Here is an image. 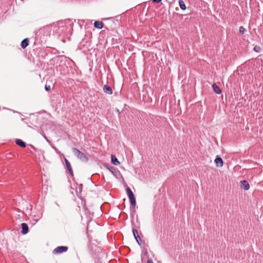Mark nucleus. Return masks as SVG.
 Instances as JSON below:
<instances>
[{
    "instance_id": "obj_1",
    "label": "nucleus",
    "mask_w": 263,
    "mask_h": 263,
    "mask_svg": "<svg viewBox=\"0 0 263 263\" xmlns=\"http://www.w3.org/2000/svg\"><path fill=\"white\" fill-rule=\"evenodd\" d=\"M72 152L81 161L87 162L88 161L87 157L82 152L79 151L78 148L73 147L72 148Z\"/></svg>"
},
{
    "instance_id": "obj_2",
    "label": "nucleus",
    "mask_w": 263,
    "mask_h": 263,
    "mask_svg": "<svg viewBox=\"0 0 263 263\" xmlns=\"http://www.w3.org/2000/svg\"><path fill=\"white\" fill-rule=\"evenodd\" d=\"M126 192L133 208H135L136 201L135 196L129 187L126 189Z\"/></svg>"
},
{
    "instance_id": "obj_3",
    "label": "nucleus",
    "mask_w": 263,
    "mask_h": 263,
    "mask_svg": "<svg viewBox=\"0 0 263 263\" xmlns=\"http://www.w3.org/2000/svg\"><path fill=\"white\" fill-rule=\"evenodd\" d=\"M68 249V247L66 246H59L53 250L52 253L54 254H59L67 252Z\"/></svg>"
},
{
    "instance_id": "obj_4",
    "label": "nucleus",
    "mask_w": 263,
    "mask_h": 263,
    "mask_svg": "<svg viewBox=\"0 0 263 263\" xmlns=\"http://www.w3.org/2000/svg\"><path fill=\"white\" fill-rule=\"evenodd\" d=\"M64 161L65 162L67 170L68 171L69 174L70 175V176L71 177H73V171H72L70 163L69 162V161L66 158L64 159Z\"/></svg>"
},
{
    "instance_id": "obj_5",
    "label": "nucleus",
    "mask_w": 263,
    "mask_h": 263,
    "mask_svg": "<svg viewBox=\"0 0 263 263\" xmlns=\"http://www.w3.org/2000/svg\"><path fill=\"white\" fill-rule=\"evenodd\" d=\"M214 161L217 166L222 167L223 165V161L219 156H216Z\"/></svg>"
},
{
    "instance_id": "obj_6",
    "label": "nucleus",
    "mask_w": 263,
    "mask_h": 263,
    "mask_svg": "<svg viewBox=\"0 0 263 263\" xmlns=\"http://www.w3.org/2000/svg\"><path fill=\"white\" fill-rule=\"evenodd\" d=\"M241 187L245 191H247L250 188V185L246 180H242L240 181Z\"/></svg>"
},
{
    "instance_id": "obj_7",
    "label": "nucleus",
    "mask_w": 263,
    "mask_h": 263,
    "mask_svg": "<svg viewBox=\"0 0 263 263\" xmlns=\"http://www.w3.org/2000/svg\"><path fill=\"white\" fill-rule=\"evenodd\" d=\"M103 90L105 93L108 95H112L113 92L111 88L107 85H105L103 86Z\"/></svg>"
},
{
    "instance_id": "obj_8",
    "label": "nucleus",
    "mask_w": 263,
    "mask_h": 263,
    "mask_svg": "<svg viewBox=\"0 0 263 263\" xmlns=\"http://www.w3.org/2000/svg\"><path fill=\"white\" fill-rule=\"evenodd\" d=\"M22 231L21 233L23 235H25L28 232V226L26 223L21 224Z\"/></svg>"
},
{
    "instance_id": "obj_9",
    "label": "nucleus",
    "mask_w": 263,
    "mask_h": 263,
    "mask_svg": "<svg viewBox=\"0 0 263 263\" xmlns=\"http://www.w3.org/2000/svg\"><path fill=\"white\" fill-rule=\"evenodd\" d=\"M29 43V41L28 38H26V39H24L22 41L21 44V47L23 49L26 48L28 46Z\"/></svg>"
},
{
    "instance_id": "obj_10",
    "label": "nucleus",
    "mask_w": 263,
    "mask_h": 263,
    "mask_svg": "<svg viewBox=\"0 0 263 263\" xmlns=\"http://www.w3.org/2000/svg\"><path fill=\"white\" fill-rule=\"evenodd\" d=\"M93 25L94 27L98 29H101L103 28V24L100 21H95Z\"/></svg>"
},
{
    "instance_id": "obj_11",
    "label": "nucleus",
    "mask_w": 263,
    "mask_h": 263,
    "mask_svg": "<svg viewBox=\"0 0 263 263\" xmlns=\"http://www.w3.org/2000/svg\"><path fill=\"white\" fill-rule=\"evenodd\" d=\"M212 87L214 92L217 94H220L221 92V90L219 87L216 85V83H214L212 85Z\"/></svg>"
},
{
    "instance_id": "obj_12",
    "label": "nucleus",
    "mask_w": 263,
    "mask_h": 263,
    "mask_svg": "<svg viewBox=\"0 0 263 263\" xmlns=\"http://www.w3.org/2000/svg\"><path fill=\"white\" fill-rule=\"evenodd\" d=\"M111 162L113 164L115 165H118L120 164V162L118 161L116 157L114 155H111Z\"/></svg>"
},
{
    "instance_id": "obj_13",
    "label": "nucleus",
    "mask_w": 263,
    "mask_h": 263,
    "mask_svg": "<svg viewBox=\"0 0 263 263\" xmlns=\"http://www.w3.org/2000/svg\"><path fill=\"white\" fill-rule=\"evenodd\" d=\"M15 143L17 145H18L22 147H23V148L25 147L26 146V143L24 141H23L22 140L19 139H17L15 140Z\"/></svg>"
},
{
    "instance_id": "obj_14",
    "label": "nucleus",
    "mask_w": 263,
    "mask_h": 263,
    "mask_svg": "<svg viewBox=\"0 0 263 263\" xmlns=\"http://www.w3.org/2000/svg\"><path fill=\"white\" fill-rule=\"evenodd\" d=\"M178 3H179V6L182 10H184L186 9V5L183 1L179 0Z\"/></svg>"
},
{
    "instance_id": "obj_15",
    "label": "nucleus",
    "mask_w": 263,
    "mask_h": 263,
    "mask_svg": "<svg viewBox=\"0 0 263 263\" xmlns=\"http://www.w3.org/2000/svg\"><path fill=\"white\" fill-rule=\"evenodd\" d=\"M106 167L108 168V169L111 172V173L115 176H117V172L116 171V168L114 167H113V166H110V167L106 166Z\"/></svg>"
},
{
    "instance_id": "obj_16",
    "label": "nucleus",
    "mask_w": 263,
    "mask_h": 263,
    "mask_svg": "<svg viewBox=\"0 0 263 263\" xmlns=\"http://www.w3.org/2000/svg\"><path fill=\"white\" fill-rule=\"evenodd\" d=\"M83 189V185L82 184H80L78 185V187L76 189V192L77 193L81 194Z\"/></svg>"
},
{
    "instance_id": "obj_17",
    "label": "nucleus",
    "mask_w": 263,
    "mask_h": 263,
    "mask_svg": "<svg viewBox=\"0 0 263 263\" xmlns=\"http://www.w3.org/2000/svg\"><path fill=\"white\" fill-rule=\"evenodd\" d=\"M137 242L140 246L141 245V239L139 235H137L136 237H135Z\"/></svg>"
},
{
    "instance_id": "obj_18",
    "label": "nucleus",
    "mask_w": 263,
    "mask_h": 263,
    "mask_svg": "<svg viewBox=\"0 0 263 263\" xmlns=\"http://www.w3.org/2000/svg\"><path fill=\"white\" fill-rule=\"evenodd\" d=\"M132 231L134 237H136L137 235H139L138 231L135 228H133Z\"/></svg>"
},
{
    "instance_id": "obj_19",
    "label": "nucleus",
    "mask_w": 263,
    "mask_h": 263,
    "mask_svg": "<svg viewBox=\"0 0 263 263\" xmlns=\"http://www.w3.org/2000/svg\"><path fill=\"white\" fill-rule=\"evenodd\" d=\"M253 50L256 52H259L261 50V48L260 46L256 45L254 47Z\"/></svg>"
},
{
    "instance_id": "obj_20",
    "label": "nucleus",
    "mask_w": 263,
    "mask_h": 263,
    "mask_svg": "<svg viewBox=\"0 0 263 263\" xmlns=\"http://www.w3.org/2000/svg\"><path fill=\"white\" fill-rule=\"evenodd\" d=\"M239 31L240 33L243 34L246 31V29L243 27L240 26L239 28Z\"/></svg>"
},
{
    "instance_id": "obj_21",
    "label": "nucleus",
    "mask_w": 263,
    "mask_h": 263,
    "mask_svg": "<svg viewBox=\"0 0 263 263\" xmlns=\"http://www.w3.org/2000/svg\"><path fill=\"white\" fill-rule=\"evenodd\" d=\"M45 89L47 91H49L51 90V87L50 85H45Z\"/></svg>"
},
{
    "instance_id": "obj_22",
    "label": "nucleus",
    "mask_w": 263,
    "mask_h": 263,
    "mask_svg": "<svg viewBox=\"0 0 263 263\" xmlns=\"http://www.w3.org/2000/svg\"><path fill=\"white\" fill-rule=\"evenodd\" d=\"M152 1H153V3H159L162 1V0H152Z\"/></svg>"
},
{
    "instance_id": "obj_23",
    "label": "nucleus",
    "mask_w": 263,
    "mask_h": 263,
    "mask_svg": "<svg viewBox=\"0 0 263 263\" xmlns=\"http://www.w3.org/2000/svg\"><path fill=\"white\" fill-rule=\"evenodd\" d=\"M147 263H154L151 258H148L147 261Z\"/></svg>"
}]
</instances>
